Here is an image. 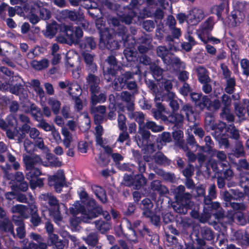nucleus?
Here are the masks:
<instances>
[{"instance_id":"obj_1","label":"nucleus","mask_w":249,"mask_h":249,"mask_svg":"<svg viewBox=\"0 0 249 249\" xmlns=\"http://www.w3.org/2000/svg\"><path fill=\"white\" fill-rule=\"evenodd\" d=\"M89 205L88 211L85 210L84 207L79 201H76L70 207V213L73 216H75L79 213L82 214L81 220L84 222L89 223L91 219L96 217L100 213L101 208L100 206H97L95 201L93 199H90L88 201Z\"/></svg>"},{"instance_id":"obj_2","label":"nucleus","mask_w":249,"mask_h":249,"mask_svg":"<svg viewBox=\"0 0 249 249\" xmlns=\"http://www.w3.org/2000/svg\"><path fill=\"white\" fill-rule=\"evenodd\" d=\"M66 38L65 41H63L58 39L59 41L62 42H66L68 44L77 43L79 38L83 36V32L81 28H75V29L71 26H67L65 27Z\"/></svg>"},{"instance_id":"obj_3","label":"nucleus","mask_w":249,"mask_h":249,"mask_svg":"<svg viewBox=\"0 0 249 249\" xmlns=\"http://www.w3.org/2000/svg\"><path fill=\"white\" fill-rule=\"evenodd\" d=\"M48 180L49 185L53 186L57 192H60L65 183L64 173L61 170H58L53 176H49Z\"/></svg>"},{"instance_id":"obj_4","label":"nucleus","mask_w":249,"mask_h":249,"mask_svg":"<svg viewBox=\"0 0 249 249\" xmlns=\"http://www.w3.org/2000/svg\"><path fill=\"white\" fill-rule=\"evenodd\" d=\"M158 84L159 85H155L153 83H150V85H148V87L155 94V96L158 95L160 99L163 101L164 97H161V94L163 89L166 91H168L172 89V84L170 80L166 79L160 81Z\"/></svg>"},{"instance_id":"obj_5","label":"nucleus","mask_w":249,"mask_h":249,"mask_svg":"<svg viewBox=\"0 0 249 249\" xmlns=\"http://www.w3.org/2000/svg\"><path fill=\"white\" fill-rule=\"evenodd\" d=\"M214 22L212 18H209L205 21L201 27L196 31V34L199 39L204 43H206L207 40L206 36L208 31H211L213 28Z\"/></svg>"},{"instance_id":"obj_6","label":"nucleus","mask_w":249,"mask_h":249,"mask_svg":"<svg viewBox=\"0 0 249 249\" xmlns=\"http://www.w3.org/2000/svg\"><path fill=\"white\" fill-rule=\"evenodd\" d=\"M204 17L202 10L194 8L187 16V22L191 25L197 24Z\"/></svg>"},{"instance_id":"obj_7","label":"nucleus","mask_w":249,"mask_h":249,"mask_svg":"<svg viewBox=\"0 0 249 249\" xmlns=\"http://www.w3.org/2000/svg\"><path fill=\"white\" fill-rule=\"evenodd\" d=\"M34 8H37L39 10V16L41 18L46 20L51 17V12L47 9L48 4L46 2H42L40 1L36 0L33 2Z\"/></svg>"},{"instance_id":"obj_8","label":"nucleus","mask_w":249,"mask_h":249,"mask_svg":"<svg viewBox=\"0 0 249 249\" xmlns=\"http://www.w3.org/2000/svg\"><path fill=\"white\" fill-rule=\"evenodd\" d=\"M100 33V39L99 45L101 48L109 49L108 43L111 37L110 31L107 28L98 27Z\"/></svg>"},{"instance_id":"obj_9","label":"nucleus","mask_w":249,"mask_h":249,"mask_svg":"<svg viewBox=\"0 0 249 249\" xmlns=\"http://www.w3.org/2000/svg\"><path fill=\"white\" fill-rule=\"evenodd\" d=\"M107 62L109 65L110 68H107V70L104 69V72L105 78L107 81H109L111 79L110 76H113L115 73V68L116 67L117 61L114 56L110 55L108 57Z\"/></svg>"},{"instance_id":"obj_10","label":"nucleus","mask_w":249,"mask_h":249,"mask_svg":"<svg viewBox=\"0 0 249 249\" xmlns=\"http://www.w3.org/2000/svg\"><path fill=\"white\" fill-rule=\"evenodd\" d=\"M23 162L26 168H35L36 166L40 164L42 160L37 155L25 156L23 157Z\"/></svg>"},{"instance_id":"obj_11","label":"nucleus","mask_w":249,"mask_h":249,"mask_svg":"<svg viewBox=\"0 0 249 249\" xmlns=\"http://www.w3.org/2000/svg\"><path fill=\"white\" fill-rule=\"evenodd\" d=\"M87 82L89 86L91 93H96L99 91L100 79L97 76L89 74L86 78Z\"/></svg>"},{"instance_id":"obj_12","label":"nucleus","mask_w":249,"mask_h":249,"mask_svg":"<svg viewBox=\"0 0 249 249\" xmlns=\"http://www.w3.org/2000/svg\"><path fill=\"white\" fill-rule=\"evenodd\" d=\"M164 63L168 66H172L175 69H184L185 68V64L181 61L178 58L172 55H170L167 59H164Z\"/></svg>"},{"instance_id":"obj_13","label":"nucleus","mask_w":249,"mask_h":249,"mask_svg":"<svg viewBox=\"0 0 249 249\" xmlns=\"http://www.w3.org/2000/svg\"><path fill=\"white\" fill-rule=\"evenodd\" d=\"M13 221L18 228L16 229L17 236L19 238H22L25 235L24 224L23 223L21 217L14 215L13 216Z\"/></svg>"},{"instance_id":"obj_14","label":"nucleus","mask_w":249,"mask_h":249,"mask_svg":"<svg viewBox=\"0 0 249 249\" xmlns=\"http://www.w3.org/2000/svg\"><path fill=\"white\" fill-rule=\"evenodd\" d=\"M39 198L44 201H47L49 205L52 207L51 208L57 209L60 208V204L57 199L52 194H41Z\"/></svg>"},{"instance_id":"obj_15","label":"nucleus","mask_w":249,"mask_h":249,"mask_svg":"<svg viewBox=\"0 0 249 249\" xmlns=\"http://www.w3.org/2000/svg\"><path fill=\"white\" fill-rule=\"evenodd\" d=\"M133 75V74L128 71L124 73L125 85H126L127 88L129 90L136 89L137 88V84L134 79Z\"/></svg>"},{"instance_id":"obj_16","label":"nucleus","mask_w":249,"mask_h":249,"mask_svg":"<svg viewBox=\"0 0 249 249\" xmlns=\"http://www.w3.org/2000/svg\"><path fill=\"white\" fill-rule=\"evenodd\" d=\"M154 100L158 110L153 111V114L154 118L158 120L161 117V113L166 112V111L164 106L161 104L160 101L161 100L160 99L158 95L155 96Z\"/></svg>"},{"instance_id":"obj_17","label":"nucleus","mask_w":249,"mask_h":249,"mask_svg":"<svg viewBox=\"0 0 249 249\" xmlns=\"http://www.w3.org/2000/svg\"><path fill=\"white\" fill-rule=\"evenodd\" d=\"M61 133L64 137L62 141L63 145L66 148H69L73 141L72 134L67 128L63 127L61 128Z\"/></svg>"},{"instance_id":"obj_18","label":"nucleus","mask_w":249,"mask_h":249,"mask_svg":"<svg viewBox=\"0 0 249 249\" xmlns=\"http://www.w3.org/2000/svg\"><path fill=\"white\" fill-rule=\"evenodd\" d=\"M197 72V77L199 82L201 83H209L210 81V78L209 76L208 71L207 70L202 67H199L196 69Z\"/></svg>"},{"instance_id":"obj_19","label":"nucleus","mask_w":249,"mask_h":249,"mask_svg":"<svg viewBox=\"0 0 249 249\" xmlns=\"http://www.w3.org/2000/svg\"><path fill=\"white\" fill-rule=\"evenodd\" d=\"M0 229L1 231L9 232L14 236H15L14 226L8 218H4L0 221Z\"/></svg>"},{"instance_id":"obj_20","label":"nucleus","mask_w":249,"mask_h":249,"mask_svg":"<svg viewBox=\"0 0 249 249\" xmlns=\"http://www.w3.org/2000/svg\"><path fill=\"white\" fill-rule=\"evenodd\" d=\"M14 81H18L19 83L15 85L11 84L9 88L10 92L13 94L18 95L22 88V85L20 83V81H22V79L20 77L15 76L12 77V80H11V83Z\"/></svg>"},{"instance_id":"obj_21","label":"nucleus","mask_w":249,"mask_h":249,"mask_svg":"<svg viewBox=\"0 0 249 249\" xmlns=\"http://www.w3.org/2000/svg\"><path fill=\"white\" fill-rule=\"evenodd\" d=\"M121 99L126 102L127 108L128 110L131 111L133 109V100L131 95L127 91H123L120 95Z\"/></svg>"},{"instance_id":"obj_22","label":"nucleus","mask_w":249,"mask_h":249,"mask_svg":"<svg viewBox=\"0 0 249 249\" xmlns=\"http://www.w3.org/2000/svg\"><path fill=\"white\" fill-rule=\"evenodd\" d=\"M25 112L28 113H30L32 116L37 121H38L39 119L42 116V113L40 109L34 104H31L30 108L25 110Z\"/></svg>"},{"instance_id":"obj_23","label":"nucleus","mask_w":249,"mask_h":249,"mask_svg":"<svg viewBox=\"0 0 249 249\" xmlns=\"http://www.w3.org/2000/svg\"><path fill=\"white\" fill-rule=\"evenodd\" d=\"M151 189L157 191L161 195H164L168 193L167 188L163 185H162L159 180H156L152 181L151 183Z\"/></svg>"},{"instance_id":"obj_24","label":"nucleus","mask_w":249,"mask_h":249,"mask_svg":"<svg viewBox=\"0 0 249 249\" xmlns=\"http://www.w3.org/2000/svg\"><path fill=\"white\" fill-rule=\"evenodd\" d=\"M190 206L188 205V203L186 202L184 203L182 201L177 202L173 205L174 210L178 213L181 214H185L187 212V210Z\"/></svg>"},{"instance_id":"obj_25","label":"nucleus","mask_w":249,"mask_h":249,"mask_svg":"<svg viewBox=\"0 0 249 249\" xmlns=\"http://www.w3.org/2000/svg\"><path fill=\"white\" fill-rule=\"evenodd\" d=\"M82 55L84 58L85 61L87 64L89 69L90 70L91 72H94L96 70V66L93 63V56L92 55L89 53H83Z\"/></svg>"},{"instance_id":"obj_26","label":"nucleus","mask_w":249,"mask_h":249,"mask_svg":"<svg viewBox=\"0 0 249 249\" xmlns=\"http://www.w3.org/2000/svg\"><path fill=\"white\" fill-rule=\"evenodd\" d=\"M142 209L143 210L142 214L146 217H149L151 216V209L153 207V204L151 200L148 198H145L142 200Z\"/></svg>"},{"instance_id":"obj_27","label":"nucleus","mask_w":249,"mask_h":249,"mask_svg":"<svg viewBox=\"0 0 249 249\" xmlns=\"http://www.w3.org/2000/svg\"><path fill=\"white\" fill-rule=\"evenodd\" d=\"M182 111L185 112L186 118L188 121L194 122L195 120V112L191 105L189 104L184 105L182 107Z\"/></svg>"},{"instance_id":"obj_28","label":"nucleus","mask_w":249,"mask_h":249,"mask_svg":"<svg viewBox=\"0 0 249 249\" xmlns=\"http://www.w3.org/2000/svg\"><path fill=\"white\" fill-rule=\"evenodd\" d=\"M48 104L52 108L53 113L55 115H58L61 106L60 101L54 98L51 97L49 98L48 100Z\"/></svg>"},{"instance_id":"obj_29","label":"nucleus","mask_w":249,"mask_h":249,"mask_svg":"<svg viewBox=\"0 0 249 249\" xmlns=\"http://www.w3.org/2000/svg\"><path fill=\"white\" fill-rule=\"evenodd\" d=\"M12 212L13 213H19L24 218L28 217V209L23 205L18 204L13 206L12 208Z\"/></svg>"},{"instance_id":"obj_30","label":"nucleus","mask_w":249,"mask_h":249,"mask_svg":"<svg viewBox=\"0 0 249 249\" xmlns=\"http://www.w3.org/2000/svg\"><path fill=\"white\" fill-rule=\"evenodd\" d=\"M68 93L72 97H78L81 93V89L79 85L75 83H71L69 89L67 90Z\"/></svg>"},{"instance_id":"obj_31","label":"nucleus","mask_w":249,"mask_h":249,"mask_svg":"<svg viewBox=\"0 0 249 249\" xmlns=\"http://www.w3.org/2000/svg\"><path fill=\"white\" fill-rule=\"evenodd\" d=\"M26 169L28 171L26 174V178L29 181L37 178L41 174L40 170L36 167L26 168Z\"/></svg>"},{"instance_id":"obj_32","label":"nucleus","mask_w":249,"mask_h":249,"mask_svg":"<svg viewBox=\"0 0 249 249\" xmlns=\"http://www.w3.org/2000/svg\"><path fill=\"white\" fill-rule=\"evenodd\" d=\"M10 127L8 128L6 130V135L7 137L10 139H14L16 137H17V142L18 143H21L22 142V139L24 137V134H20V136H19L18 134L19 133V131H18V132H17L16 130L13 128V130H11L9 128Z\"/></svg>"},{"instance_id":"obj_33","label":"nucleus","mask_w":249,"mask_h":249,"mask_svg":"<svg viewBox=\"0 0 249 249\" xmlns=\"http://www.w3.org/2000/svg\"><path fill=\"white\" fill-rule=\"evenodd\" d=\"M60 208L57 209L50 208L49 210L50 215L53 219L54 221L57 224L62 220V216L59 211Z\"/></svg>"},{"instance_id":"obj_34","label":"nucleus","mask_w":249,"mask_h":249,"mask_svg":"<svg viewBox=\"0 0 249 249\" xmlns=\"http://www.w3.org/2000/svg\"><path fill=\"white\" fill-rule=\"evenodd\" d=\"M235 113L237 116L241 120L245 119L246 110L245 107L241 106V104L238 103L234 104Z\"/></svg>"},{"instance_id":"obj_35","label":"nucleus","mask_w":249,"mask_h":249,"mask_svg":"<svg viewBox=\"0 0 249 249\" xmlns=\"http://www.w3.org/2000/svg\"><path fill=\"white\" fill-rule=\"evenodd\" d=\"M32 67L36 70H41L47 68L49 66L48 61L42 59L40 61L33 60L31 63Z\"/></svg>"},{"instance_id":"obj_36","label":"nucleus","mask_w":249,"mask_h":249,"mask_svg":"<svg viewBox=\"0 0 249 249\" xmlns=\"http://www.w3.org/2000/svg\"><path fill=\"white\" fill-rule=\"evenodd\" d=\"M83 240L89 246H94L98 242V238L96 233L90 232L87 237H83Z\"/></svg>"},{"instance_id":"obj_37","label":"nucleus","mask_w":249,"mask_h":249,"mask_svg":"<svg viewBox=\"0 0 249 249\" xmlns=\"http://www.w3.org/2000/svg\"><path fill=\"white\" fill-rule=\"evenodd\" d=\"M146 182V179L142 174H139L135 176L133 180V186L136 189H139L141 186Z\"/></svg>"},{"instance_id":"obj_38","label":"nucleus","mask_w":249,"mask_h":249,"mask_svg":"<svg viewBox=\"0 0 249 249\" xmlns=\"http://www.w3.org/2000/svg\"><path fill=\"white\" fill-rule=\"evenodd\" d=\"M94 191L97 197L102 203L107 202V196L103 188L100 186H95L94 188Z\"/></svg>"},{"instance_id":"obj_39","label":"nucleus","mask_w":249,"mask_h":249,"mask_svg":"<svg viewBox=\"0 0 249 249\" xmlns=\"http://www.w3.org/2000/svg\"><path fill=\"white\" fill-rule=\"evenodd\" d=\"M124 53L126 59L129 61H134L137 57L136 51L130 48H126L124 51Z\"/></svg>"},{"instance_id":"obj_40","label":"nucleus","mask_w":249,"mask_h":249,"mask_svg":"<svg viewBox=\"0 0 249 249\" xmlns=\"http://www.w3.org/2000/svg\"><path fill=\"white\" fill-rule=\"evenodd\" d=\"M95 225L96 229L101 233H104L109 229V225L107 222L99 220L95 221Z\"/></svg>"},{"instance_id":"obj_41","label":"nucleus","mask_w":249,"mask_h":249,"mask_svg":"<svg viewBox=\"0 0 249 249\" xmlns=\"http://www.w3.org/2000/svg\"><path fill=\"white\" fill-rule=\"evenodd\" d=\"M211 102L210 98L207 96L204 95L202 97L197 106L201 109L207 108L208 110H211Z\"/></svg>"},{"instance_id":"obj_42","label":"nucleus","mask_w":249,"mask_h":249,"mask_svg":"<svg viewBox=\"0 0 249 249\" xmlns=\"http://www.w3.org/2000/svg\"><path fill=\"white\" fill-rule=\"evenodd\" d=\"M240 185L244 188L246 193L249 192V174L246 173L245 175L241 176L240 179Z\"/></svg>"},{"instance_id":"obj_43","label":"nucleus","mask_w":249,"mask_h":249,"mask_svg":"<svg viewBox=\"0 0 249 249\" xmlns=\"http://www.w3.org/2000/svg\"><path fill=\"white\" fill-rule=\"evenodd\" d=\"M235 81L234 78L226 79V86L225 91L228 94L232 93L235 89Z\"/></svg>"},{"instance_id":"obj_44","label":"nucleus","mask_w":249,"mask_h":249,"mask_svg":"<svg viewBox=\"0 0 249 249\" xmlns=\"http://www.w3.org/2000/svg\"><path fill=\"white\" fill-rule=\"evenodd\" d=\"M96 93H92L91 102L92 106H95L97 103H103L106 101V95L103 93H100L98 96Z\"/></svg>"},{"instance_id":"obj_45","label":"nucleus","mask_w":249,"mask_h":249,"mask_svg":"<svg viewBox=\"0 0 249 249\" xmlns=\"http://www.w3.org/2000/svg\"><path fill=\"white\" fill-rule=\"evenodd\" d=\"M129 117L131 119L135 120L140 125L143 123L144 121V114L141 112H134L129 113Z\"/></svg>"},{"instance_id":"obj_46","label":"nucleus","mask_w":249,"mask_h":249,"mask_svg":"<svg viewBox=\"0 0 249 249\" xmlns=\"http://www.w3.org/2000/svg\"><path fill=\"white\" fill-rule=\"evenodd\" d=\"M145 127L154 132H159L163 130L162 126L158 125L153 121H147L145 124Z\"/></svg>"},{"instance_id":"obj_47","label":"nucleus","mask_w":249,"mask_h":249,"mask_svg":"<svg viewBox=\"0 0 249 249\" xmlns=\"http://www.w3.org/2000/svg\"><path fill=\"white\" fill-rule=\"evenodd\" d=\"M124 79V74L122 75L121 77L115 79L113 83V88L117 90L122 89L125 86Z\"/></svg>"},{"instance_id":"obj_48","label":"nucleus","mask_w":249,"mask_h":249,"mask_svg":"<svg viewBox=\"0 0 249 249\" xmlns=\"http://www.w3.org/2000/svg\"><path fill=\"white\" fill-rule=\"evenodd\" d=\"M95 47V42L91 37L86 38L84 44H83L82 43L81 44V47L82 48L85 49L87 51L89 49H93Z\"/></svg>"},{"instance_id":"obj_49","label":"nucleus","mask_w":249,"mask_h":249,"mask_svg":"<svg viewBox=\"0 0 249 249\" xmlns=\"http://www.w3.org/2000/svg\"><path fill=\"white\" fill-rule=\"evenodd\" d=\"M135 15V13L133 10L129 9L128 14L120 17V20L127 24H129L131 23L132 19Z\"/></svg>"},{"instance_id":"obj_50","label":"nucleus","mask_w":249,"mask_h":249,"mask_svg":"<svg viewBox=\"0 0 249 249\" xmlns=\"http://www.w3.org/2000/svg\"><path fill=\"white\" fill-rule=\"evenodd\" d=\"M215 189L216 186L214 184H212L210 185L209 188V197H210V198L207 197H205L204 202L206 204H209L211 202V200L212 199L215 198Z\"/></svg>"},{"instance_id":"obj_51","label":"nucleus","mask_w":249,"mask_h":249,"mask_svg":"<svg viewBox=\"0 0 249 249\" xmlns=\"http://www.w3.org/2000/svg\"><path fill=\"white\" fill-rule=\"evenodd\" d=\"M157 53L160 57L164 62V59H167L170 55L169 51L164 46H159L157 49Z\"/></svg>"},{"instance_id":"obj_52","label":"nucleus","mask_w":249,"mask_h":249,"mask_svg":"<svg viewBox=\"0 0 249 249\" xmlns=\"http://www.w3.org/2000/svg\"><path fill=\"white\" fill-rule=\"evenodd\" d=\"M7 122L9 127L14 128L17 132H18V121L17 119L13 115H9L6 118Z\"/></svg>"},{"instance_id":"obj_53","label":"nucleus","mask_w":249,"mask_h":249,"mask_svg":"<svg viewBox=\"0 0 249 249\" xmlns=\"http://www.w3.org/2000/svg\"><path fill=\"white\" fill-rule=\"evenodd\" d=\"M221 115L223 118H225L229 122H233L234 121V115L231 113L229 108L223 107Z\"/></svg>"},{"instance_id":"obj_54","label":"nucleus","mask_w":249,"mask_h":249,"mask_svg":"<svg viewBox=\"0 0 249 249\" xmlns=\"http://www.w3.org/2000/svg\"><path fill=\"white\" fill-rule=\"evenodd\" d=\"M201 234L203 238L206 240H211L213 239L212 231L209 228H203L201 230Z\"/></svg>"},{"instance_id":"obj_55","label":"nucleus","mask_w":249,"mask_h":249,"mask_svg":"<svg viewBox=\"0 0 249 249\" xmlns=\"http://www.w3.org/2000/svg\"><path fill=\"white\" fill-rule=\"evenodd\" d=\"M38 122L39 123L37 124V127L42 128L45 131H51L54 127L53 125L49 124L43 119H39Z\"/></svg>"},{"instance_id":"obj_56","label":"nucleus","mask_w":249,"mask_h":249,"mask_svg":"<svg viewBox=\"0 0 249 249\" xmlns=\"http://www.w3.org/2000/svg\"><path fill=\"white\" fill-rule=\"evenodd\" d=\"M154 160L157 163L160 164L167 163V158L160 152H158L154 156Z\"/></svg>"},{"instance_id":"obj_57","label":"nucleus","mask_w":249,"mask_h":249,"mask_svg":"<svg viewBox=\"0 0 249 249\" xmlns=\"http://www.w3.org/2000/svg\"><path fill=\"white\" fill-rule=\"evenodd\" d=\"M126 118L124 115L119 114L118 117V124L119 129L121 130H125L126 125L125 124Z\"/></svg>"},{"instance_id":"obj_58","label":"nucleus","mask_w":249,"mask_h":249,"mask_svg":"<svg viewBox=\"0 0 249 249\" xmlns=\"http://www.w3.org/2000/svg\"><path fill=\"white\" fill-rule=\"evenodd\" d=\"M106 107L104 106H99L98 107H93L91 108V112L93 114H99L104 115L106 112Z\"/></svg>"},{"instance_id":"obj_59","label":"nucleus","mask_w":249,"mask_h":249,"mask_svg":"<svg viewBox=\"0 0 249 249\" xmlns=\"http://www.w3.org/2000/svg\"><path fill=\"white\" fill-rule=\"evenodd\" d=\"M240 65L243 69V72L246 75H249V61L247 59L241 60Z\"/></svg>"},{"instance_id":"obj_60","label":"nucleus","mask_w":249,"mask_h":249,"mask_svg":"<svg viewBox=\"0 0 249 249\" xmlns=\"http://www.w3.org/2000/svg\"><path fill=\"white\" fill-rule=\"evenodd\" d=\"M225 7V3H222L219 5L214 6L212 9L213 13L215 14L218 18H220Z\"/></svg>"},{"instance_id":"obj_61","label":"nucleus","mask_w":249,"mask_h":249,"mask_svg":"<svg viewBox=\"0 0 249 249\" xmlns=\"http://www.w3.org/2000/svg\"><path fill=\"white\" fill-rule=\"evenodd\" d=\"M30 187L32 189H35L37 187H41L43 185V179L41 178H37L29 181Z\"/></svg>"},{"instance_id":"obj_62","label":"nucleus","mask_w":249,"mask_h":249,"mask_svg":"<svg viewBox=\"0 0 249 249\" xmlns=\"http://www.w3.org/2000/svg\"><path fill=\"white\" fill-rule=\"evenodd\" d=\"M24 150L27 153H31L33 151L34 144L33 142L28 139H26L24 141Z\"/></svg>"},{"instance_id":"obj_63","label":"nucleus","mask_w":249,"mask_h":249,"mask_svg":"<svg viewBox=\"0 0 249 249\" xmlns=\"http://www.w3.org/2000/svg\"><path fill=\"white\" fill-rule=\"evenodd\" d=\"M230 191L232 194L233 199L239 200L244 196V194L238 190L231 189Z\"/></svg>"},{"instance_id":"obj_64","label":"nucleus","mask_w":249,"mask_h":249,"mask_svg":"<svg viewBox=\"0 0 249 249\" xmlns=\"http://www.w3.org/2000/svg\"><path fill=\"white\" fill-rule=\"evenodd\" d=\"M56 32V26L54 24L48 25L46 27V35L49 36H53Z\"/></svg>"}]
</instances>
